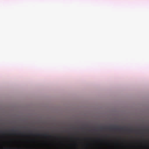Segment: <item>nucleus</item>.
Instances as JSON below:
<instances>
[{
    "label": "nucleus",
    "mask_w": 149,
    "mask_h": 149,
    "mask_svg": "<svg viewBox=\"0 0 149 149\" xmlns=\"http://www.w3.org/2000/svg\"><path fill=\"white\" fill-rule=\"evenodd\" d=\"M109 129L111 130H123L124 129L123 127H122L121 128H119L118 127L116 128H112V127H110L109 128Z\"/></svg>",
    "instance_id": "f257e3e1"
},
{
    "label": "nucleus",
    "mask_w": 149,
    "mask_h": 149,
    "mask_svg": "<svg viewBox=\"0 0 149 149\" xmlns=\"http://www.w3.org/2000/svg\"><path fill=\"white\" fill-rule=\"evenodd\" d=\"M42 135L44 136L45 137H47V136H50L49 134H42Z\"/></svg>",
    "instance_id": "f03ea898"
},
{
    "label": "nucleus",
    "mask_w": 149,
    "mask_h": 149,
    "mask_svg": "<svg viewBox=\"0 0 149 149\" xmlns=\"http://www.w3.org/2000/svg\"><path fill=\"white\" fill-rule=\"evenodd\" d=\"M11 131H12V132H16V131H15V130H12Z\"/></svg>",
    "instance_id": "7ed1b4c3"
},
{
    "label": "nucleus",
    "mask_w": 149,
    "mask_h": 149,
    "mask_svg": "<svg viewBox=\"0 0 149 149\" xmlns=\"http://www.w3.org/2000/svg\"><path fill=\"white\" fill-rule=\"evenodd\" d=\"M37 136H40V134H37Z\"/></svg>",
    "instance_id": "20e7f679"
},
{
    "label": "nucleus",
    "mask_w": 149,
    "mask_h": 149,
    "mask_svg": "<svg viewBox=\"0 0 149 149\" xmlns=\"http://www.w3.org/2000/svg\"><path fill=\"white\" fill-rule=\"evenodd\" d=\"M131 132H132V129H131L130 130Z\"/></svg>",
    "instance_id": "39448f33"
},
{
    "label": "nucleus",
    "mask_w": 149,
    "mask_h": 149,
    "mask_svg": "<svg viewBox=\"0 0 149 149\" xmlns=\"http://www.w3.org/2000/svg\"><path fill=\"white\" fill-rule=\"evenodd\" d=\"M3 132V133H4V132H3L2 131H1L0 132Z\"/></svg>",
    "instance_id": "423d86ee"
},
{
    "label": "nucleus",
    "mask_w": 149,
    "mask_h": 149,
    "mask_svg": "<svg viewBox=\"0 0 149 149\" xmlns=\"http://www.w3.org/2000/svg\"><path fill=\"white\" fill-rule=\"evenodd\" d=\"M19 134H23L22 133H20Z\"/></svg>",
    "instance_id": "0eeeda50"
},
{
    "label": "nucleus",
    "mask_w": 149,
    "mask_h": 149,
    "mask_svg": "<svg viewBox=\"0 0 149 149\" xmlns=\"http://www.w3.org/2000/svg\"><path fill=\"white\" fill-rule=\"evenodd\" d=\"M3 149H5L4 148Z\"/></svg>",
    "instance_id": "6e6552de"
}]
</instances>
